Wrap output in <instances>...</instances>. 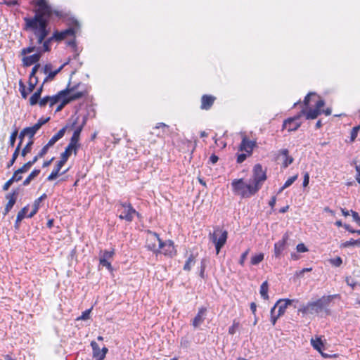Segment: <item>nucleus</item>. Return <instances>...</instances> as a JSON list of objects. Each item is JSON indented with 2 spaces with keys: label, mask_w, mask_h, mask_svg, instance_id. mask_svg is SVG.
<instances>
[{
  "label": "nucleus",
  "mask_w": 360,
  "mask_h": 360,
  "mask_svg": "<svg viewBox=\"0 0 360 360\" xmlns=\"http://www.w3.org/2000/svg\"><path fill=\"white\" fill-rule=\"evenodd\" d=\"M36 6L38 8L35 11V15L32 18L25 17L24 29L32 31L37 38V44H43L42 52H47L51 50V44L55 40L53 34L47 37L49 30L47 28L49 21L52 15L60 16V13L53 11L46 0H37Z\"/></svg>",
  "instance_id": "obj_1"
},
{
  "label": "nucleus",
  "mask_w": 360,
  "mask_h": 360,
  "mask_svg": "<svg viewBox=\"0 0 360 360\" xmlns=\"http://www.w3.org/2000/svg\"><path fill=\"white\" fill-rule=\"evenodd\" d=\"M332 299V295L323 296L316 301L308 302L306 305L302 306L298 311L302 312L303 315L318 314L326 309Z\"/></svg>",
  "instance_id": "obj_2"
},
{
  "label": "nucleus",
  "mask_w": 360,
  "mask_h": 360,
  "mask_svg": "<svg viewBox=\"0 0 360 360\" xmlns=\"http://www.w3.org/2000/svg\"><path fill=\"white\" fill-rule=\"evenodd\" d=\"M231 185L233 191L243 198H250L258 191V187H255L250 181L245 183L242 179L233 180Z\"/></svg>",
  "instance_id": "obj_3"
},
{
  "label": "nucleus",
  "mask_w": 360,
  "mask_h": 360,
  "mask_svg": "<svg viewBox=\"0 0 360 360\" xmlns=\"http://www.w3.org/2000/svg\"><path fill=\"white\" fill-rule=\"evenodd\" d=\"M295 302H296L295 300L290 299H280L276 302L270 311L271 322L273 326L276 324L277 319L284 314L287 307Z\"/></svg>",
  "instance_id": "obj_4"
},
{
  "label": "nucleus",
  "mask_w": 360,
  "mask_h": 360,
  "mask_svg": "<svg viewBox=\"0 0 360 360\" xmlns=\"http://www.w3.org/2000/svg\"><path fill=\"white\" fill-rule=\"evenodd\" d=\"M228 237V232L219 227L214 229L212 233H210V240L214 244L217 254L219 253L221 248L224 245Z\"/></svg>",
  "instance_id": "obj_5"
},
{
  "label": "nucleus",
  "mask_w": 360,
  "mask_h": 360,
  "mask_svg": "<svg viewBox=\"0 0 360 360\" xmlns=\"http://www.w3.org/2000/svg\"><path fill=\"white\" fill-rule=\"evenodd\" d=\"M117 210L120 212L119 218L121 219L130 222L134 219V215L139 216V212L133 208L129 202H120L117 204Z\"/></svg>",
  "instance_id": "obj_6"
},
{
  "label": "nucleus",
  "mask_w": 360,
  "mask_h": 360,
  "mask_svg": "<svg viewBox=\"0 0 360 360\" xmlns=\"http://www.w3.org/2000/svg\"><path fill=\"white\" fill-rule=\"evenodd\" d=\"M266 179V172L263 170L262 165L260 164L255 165L253 168L252 179H251L250 181L255 187H258L259 191Z\"/></svg>",
  "instance_id": "obj_7"
},
{
  "label": "nucleus",
  "mask_w": 360,
  "mask_h": 360,
  "mask_svg": "<svg viewBox=\"0 0 360 360\" xmlns=\"http://www.w3.org/2000/svg\"><path fill=\"white\" fill-rule=\"evenodd\" d=\"M160 243H162V240L159 236L156 233L149 231L146 244L147 249L154 253H158L160 252Z\"/></svg>",
  "instance_id": "obj_8"
},
{
  "label": "nucleus",
  "mask_w": 360,
  "mask_h": 360,
  "mask_svg": "<svg viewBox=\"0 0 360 360\" xmlns=\"http://www.w3.org/2000/svg\"><path fill=\"white\" fill-rule=\"evenodd\" d=\"M79 117H76L71 124H66L64 127L60 129L56 134H55L47 143L49 146H53L59 139H60L65 134L68 129H73L75 126L77 124Z\"/></svg>",
  "instance_id": "obj_9"
},
{
  "label": "nucleus",
  "mask_w": 360,
  "mask_h": 360,
  "mask_svg": "<svg viewBox=\"0 0 360 360\" xmlns=\"http://www.w3.org/2000/svg\"><path fill=\"white\" fill-rule=\"evenodd\" d=\"M301 117V114L299 113L293 117L285 120L283 128L287 129L289 131H296L301 126V122L299 121Z\"/></svg>",
  "instance_id": "obj_10"
},
{
  "label": "nucleus",
  "mask_w": 360,
  "mask_h": 360,
  "mask_svg": "<svg viewBox=\"0 0 360 360\" xmlns=\"http://www.w3.org/2000/svg\"><path fill=\"white\" fill-rule=\"evenodd\" d=\"M78 86L79 84L70 87V84H68V87L65 89L68 91V93L65 95V98L69 101V103L79 99L85 95V91H76Z\"/></svg>",
  "instance_id": "obj_11"
},
{
  "label": "nucleus",
  "mask_w": 360,
  "mask_h": 360,
  "mask_svg": "<svg viewBox=\"0 0 360 360\" xmlns=\"http://www.w3.org/2000/svg\"><path fill=\"white\" fill-rule=\"evenodd\" d=\"M174 243L172 240H167L160 243V252L165 255L172 256L175 253Z\"/></svg>",
  "instance_id": "obj_12"
},
{
  "label": "nucleus",
  "mask_w": 360,
  "mask_h": 360,
  "mask_svg": "<svg viewBox=\"0 0 360 360\" xmlns=\"http://www.w3.org/2000/svg\"><path fill=\"white\" fill-rule=\"evenodd\" d=\"M256 146V141L249 140L246 136H243L239 147L240 151H245L249 155L252 154L254 147Z\"/></svg>",
  "instance_id": "obj_13"
},
{
  "label": "nucleus",
  "mask_w": 360,
  "mask_h": 360,
  "mask_svg": "<svg viewBox=\"0 0 360 360\" xmlns=\"http://www.w3.org/2000/svg\"><path fill=\"white\" fill-rule=\"evenodd\" d=\"M85 124H86V118L84 117L82 123L79 126H78V127L75 126V127L73 128V129H75V131H74L73 134L70 139V143H71L73 146H75L77 148L79 147L78 142L79 141L80 134H81Z\"/></svg>",
  "instance_id": "obj_14"
},
{
  "label": "nucleus",
  "mask_w": 360,
  "mask_h": 360,
  "mask_svg": "<svg viewBox=\"0 0 360 360\" xmlns=\"http://www.w3.org/2000/svg\"><path fill=\"white\" fill-rule=\"evenodd\" d=\"M288 240V233H285L282 239L275 243L274 254L276 257H279L282 252L285 250Z\"/></svg>",
  "instance_id": "obj_15"
},
{
  "label": "nucleus",
  "mask_w": 360,
  "mask_h": 360,
  "mask_svg": "<svg viewBox=\"0 0 360 360\" xmlns=\"http://www.w3.org/2000/svg\"><path fill=\"white\" fill-rule=\"evenodd\" d=\"M18 195V190H14V191H13L12 193H8L6 195V198L8 201V202L6 205L5 210H4V214H6L13 207V205H15V203L16 202Z\"/></svg>",
  "instance_id": "obj_16"
},
{
  "label": "nucleus",
  "mask_w": 360,
  "mask_h": 360,
  "mask_svg": "<svg viewBox=\"0 0 360 360\" xmlns=\"http://www.w3.org/2000/svg\"><path fill=\"white\" fill-rule=\"evenodd\" d=\"M207 309L205 307H200L198 309L197 315L192 321V326L194 328H198L204 321L206 316Z\"/></svg>",
  "instance_id": "obj_17"
},
{
  "label": "nucleus",
  "mask_w": 360,
  "mask_h": 360,
  "mask_svg": "<svg viewBox=\"0 0 360 360\" xmlns=\"http://www.w3.org/2000/svg\"><path fill=\"white\" fill-rule=\"evenodd\" d=\"M75 30L74 28H68L62 32L56 31L53 33V37H55L56 41H61L65 39L68 36H74L75 34Z\"/></svg>",
  "instance_id": "obj_18"
},
{
  "label": "nucleus",
  "mask_w": 360,
  "mask_h": 360,
  "mask_svg": "<svg viewBox=\"0 0 360 360\" xmlns=\"http://www.w3.org/2000/svg\"><path fill=\"white\" fill-rule=\"evenodd\" d=\"M216 98L211 95H203L201 98V105L202 110H209L212 106Z\"/></svg>",
  "instance_id": "obj_19"
},
{
  "label": "nucleus",
  "mask_w": 360,
  "mask_h": 360,
  "mask_svg": "<svg viewBox=\"0 0 360 360\" xmlns=\"http://www.w3.org/2000/svg\"><path fill=\"white\" fill-rule=\"evenodd\" d=\"M41 53L42 51H39V53H34L32 56H24L22 58L23 65L27 67L37 63L39 60Z\"/></svg>",
  "instance_id": "obj_20"
},
{
  "label": "nucleus",
  "mask_w": 360,
  "mask_h": 360,
  "mask_svg": "<svg viewBox=\"0 0 360 360\" xmlns=\"http://www.w3.org/2000/svg\"><path fill=\"white\" fill-rule=\"evenodd\" d=\"M278 155H281L283 159V167L287 168L290 164L293 162V158L289 155L288 149H281L278 151Z\"/></svg>",
  "instance_id": "obj_21"
},
{
  "label": "nucleus",
  "mask_w": 360,
  "mask_h": 360,
  "mask_svg": "<svg viewBox=\"0 0 360 360\" xmlns=\"http://www.w3.org/2000/svg\"><path fill=\"white\" fill-rule=\"evenodd\" d=\"M300 114H301V116L305 115L307 120H313L316 119L321 114V110L316 108L309 110H307V108H302Z\"/></svg>",
  "instance_id": "obj_22"
},
{
  "label": "nucleus",
  "mask_w": 360,
  "mask_h": 360,
  "mask_svg": "<svg viewBox=\"0 0 360 360\" xmlns=\"http://www.w3.org/2000/svg\"><path fill=\"white\" fill-rule=\"evenodd\" d=\"M169 126L163 122L158 123L157 125L153 129L152 134H155L158 137L162 138L167 132Z\"/></svg>",
  "instance_id": "obj_23"
},
{
  "label": "nucleus",
  "mask_w": 360,
  "mask_h": 360,
  "mask_svg": "<svg viewBox=\"0 0 360 360\" xmlns=\"http://www.w3.org/2000/svg\"><path fill=\"white\" fill-rule=\"evenodd\" d=\"M68 93V90L60 91L57 94L49 96L48 105L52 108L56 103H58L61 98L64 97Z\"/></svg>",
  "instance_id": "obj_24"
},
{
  "label": "nucleus",
  "mask_w": 360,
  "mask_h": 360,
  "mask_svg": "<svg viewBox=\"0 0 360 360\" xmlns=\"http://www.w3.org/2000/svg\"><path fill=\"white\" fill-rule=\"evenodd\" d=\"M77 147L75 146L72 145L69 143L68 146L65 148V150L63 153L60 155V160L65 161V162L68 161V158H70L71 153L72 151L76 154L77 150Z\"/></svg>",
  "instance_id": "obj_25"
},
{
  "label": "nucleus",
  "mask_w": 360,
  "mask_h": 360,
  "mask_svg": "<svg viewBox=\"0 0 360 360\" xmlns=\"http://www.w3.org/2000/svg\"><path fill=\"white\" fill-rule=\"evenodd\" d=\"M65 162L60 160L58 162L56 167L53 169V170L51 172L50 175L47 177V181H53L59 176V172L63 167V166L65 165Z\"/></svg>",
  "instance_id": "obj_26"
},
{
  "label": "nucleus",
  "mask_w": 360,
  "mask_h": 360,
  "mask_svg": "<svg viewBox=\"0 0 360 360\" xmlns=\"http://www.w3.org/2000/svg\"><path fill=\"white\" fill-rule=\"evenodd\" d=\"M45 198H46V195L44 193L42 195H41L39 198L34 200V204L32 205V210L27 215L28 218H32L34 214H36V213L38 212L40 202Z\"/></svg>",
  "instance_id": "obj_27"
},
{
  "label": "nucleus",
  "mask_w": 360,
  "mask_h": 360,
  "mask_svg": "<svg viewBox=\"0 0 360 360\" xmlns=\"http://www.w3.org/2000/svg\"><path fill=\"white\" fill-rule=\"evenodd\" d=\"M311 344L313 346V347L319 351L323 356H327L325 354H323L321 351V348L323 347V342L321 340V338H316V339H311Z\"/></svg>",
  "instance_id": "obj_28"
},
{
  "label": "nucleus",
  "mask_w": 360,
  "mask_h": 360,
  "mask_svg": "<svg viewBox=\"0 0 360 360\" xmlns=\"http://www.w3.org/2000/svg\"><path fill=\"white\" fill-rule=\"evenodd\" d=\"M68 63H63L60 67H59L58 69L55 70H53L52 72H50L47 76L46 77V78L44 79V82H43V84L46 83V82H48L49 81H51L54 79V77H56V75L59 73L61 70L64 68V66L67 64Z\"/></svg>",
  "instance_id": "obj_29"
},
{
  "label": "nucleus",
  "mask_w": 360,
  "mask_h": 360,
  "mask_svg": "<svg viewBox=\"0 0 360 360\" xmlns=\"http://www.w3.org/2000/svg\"><path fill=\"white\" fill-rule=\"evenodd\" d=\"M91 346L93 349V356L94 358H99L101 356V354L103 353L104 347L101 349L95 341H92L91 342Z\"/></svg>",
  "instance_id": "obj_30"
},
{
  "label": "nucleus",
  "mask_w": 360,
  "mask_h": 360,
  "mask_svg": "<svg viewBox=\"0 0 360 360\" xmlns=\"http://www.w3.org/2000/svg\"><path fill=\"white\" fill-rule=\"evenodd\" d=\"M268 290H269V284H268V282L266 281L262 283V284L260 286V290H259V292H260L262 297L266 300H269Z\"/></svg>",
  "instance_id": "obj_31"
},
{
  "label": "nucleus",
  "mask_w": 360,
  "mask_h": 360,
  "mask_svg": "<svg viewBox=\"0 0 360 360\" xmlns=\"http://www.w3.org/2000/svg\"><path fill=\"white\" fill-rule=\"evenodd\" d=\"M40 173V169H34L29 176L24 180L22 185L26 186H28L30 182L37 177Z\"/></svg>",
  "instance_id": "obj_32"
},
{
  "label": "nucleus",
  "mask_w": 360,
  "mask_h": 360,
  "mask_svg": "<svg viewBox=\"0 0 360 360\" xmlns=\"http://www.w3.org/2000/svg\"><path fill=\"white\" fill-rule=\"evenodd\" d=\"M115 252L114 250H104L100 252V258L105 259V260L110 261L112 259Z\"/></svg>",
  "instance_id": "obj_33"
},
{
  "label": "nucleus",
  "mask_w": 360,
  "mask_h": 360,
  "mask_svg": "<svg viewBox=\"0 0 360 360\" xmlns=\"http://www.w3.org/2000/svg\"><path fill=\"white\" fill-rule=\"evenodd\" d=\"M209 259L207 258H203L200 262V270L199 275L203 279L205 278V271Z\"/></svg>",
  "instance_id": "obj_34"
},
{
  "label": "nucleus",
  "mask_w": 360,
  "mask_h": 360,
  "mask_svg": "<svg viewBox=\"0 0 360 360\" xmlns=\"http://www.w3.org/2000/svg\"><path fill=\"white\" fill-rule=\"evenodd\" d=\"M264 259V254L259 253L255 255H253L251 257V264L252 265H257L260 263Z\"/></svg>",
  "instance_id": "obj_35"
},
{
  "label": "nucleus",
  "mask_w": 360,
  "mask_h": 360,
  "mask_svg": "<svg viewBox=\"0 0 360 360\" xmlns=\"http://www.w3.org/2000/svg\"><path fill=\"white\" fill-rule=\"evenodd\" d=\"M194 262H195L194 256L193 255H191L184 266V269L185 271H190L191 269V266Z\"/></svg>",
  "instance_id": "obj_36"
},
{
  "label": "nucleus",
  "mask_w": 360,
  "mask_h": 360,
  "mask_svg": "<svg viewBox=\"0 0 360 360\" xmlns=\"http://www.w3.org/2000/svg\"><path fill=\"white\" fill-rule=\"evenodd\" d=\"M33 140H30L27 144L26 146L22 148V151H21V155L22 157H25L27 155V153H30L31 150H32V146L33 145Z\"/></svg>",
  "instance_id": "obj_37"
},
{
  "label": "nucleus",
  "mask_w": 360,
  "mask_h": 360,
  "mask_svg": "<svg viewBox=\"0 0 360 360\" xmlns=\"http://www.w3.org/2000/svg\"><path fill=\"white\" fill-rule=\"evenodd\" d=\"M35 134L32 127H26L21 131V135L28 136L30 139L33 138Z\"/></svg>",
  "instance_id": "obj_38"
},
{
  "label": "nucleus",
  "mask_w": 360,
  "mask_h": 360,
  "mask_svg": "<svg viewBox=\"0 0 360 360\" xmlns=\"http://www.w3.org/2000/svg\"><path fill=\"white\" fill-rule=\"evenodd\" d=\"M19 153V147H16L14 153H13L12 158L7 164L8 168L11 167L15 163Z\"/></svg>",
  "instance_id": "obj_39"
},
{
  "label": "nucleus",
  "mask_w": 360,
  "mask_h": 360,
  "mask_svg": "<svg viewBox=\"0 0 360 360\" xmlns=\"http://www.w3.org/2000/svg\"><path fill=\"white\" fill-rule=\"evenodd\" d=\"M40 96L38 95V93H34L32 96L30 98V104L31 105H34L36 104H39L40 101Z\"/></svg>",
  "instance_id": "obj_40"
},
{
  "label": "nucleus",
  "mask_w": 360,
  "mask_h": 360,
  "mask_svg": "<svg viewBox=\"0 0 360 360\" xmlns=\"http://www.w3.org/2000/svg\"><path fill=\"white\" fill-rule=\"evenodd\" d=\"M19 89H20L22 97L23 98H26L28 94H30V92H28V90L27 91L26 90L25 84L21 81L19 83Z\"/></svg>",
  "instance_id": "obj_41"
},
{
  "label": "nucleus",
  "mask_w": 360,
  "mask_h": 360,
  "mask_svg": "<svg viewBox=\"0 0 360 360\" xmlns=\"http://www.w3.org/2000/svg\"><path fill=\"white\" fill-rule=\"evenodd\" d=\"M60 103L57 106L56 112H60L63 108L69 103V101L65 98V96L60 99Z\"/></svg>",
  "instance_id": "obj_42"
},
{
  "label": "nucleus",
  "mask_w": 360,
  "mask_h": 360,
  "mask_svg": "<svg viewBox=\"0 0 360 360\" xmlns=\"http://www.w3.org/2000/svg\"><path fill=\"white\" fill-rule=\"evenodd\" d=\"M354 245L360 246V239H358V240L352 239L349 241L345 242L342 245V246L345 248L349 247V246H354Z\"/></svg>",
  "instance_id": "obj_43"
},
{
  "label": "nucleus",
  "mask_w": 360,
  "mask_h": 360,
  "mask_svg": "<svg viewBox=\"0 0 360 360\" xmlns=\"http://www.w3.org/2000/svg\"><path fill=\"white\" fill-rule=\"evenodd\" d=\"M37 50L35 46H30L27 48H24L21 50V55L25 56L27 54L33 52Z\"/></svg>",
  "instance_id": "obj_44"
},
{
  "label": "nucleus",
  "mask_w": 360,
  "mask_h": 360,
  "mask_svg": "<svg viewBox=\"0 0 360 360\" xmlns=\"http://www.w3.org/2000/svg\"><path fill=\"white\" fill-rule=\"evenodd\" d=\"M99 264L100 265L106 267L109 271L112 270V267L110 263V261L105 260V259L99 258Z\"/></svg>",
  "instance_id": "obj_45"
},
{
  "label": "nucleus",
  "mask_w": 360,
  "mask_h": 360,
  "mask_svg": "<svg viewBox=\"0 0 360 360\" xmlns=\"http://www.w3.org/2000/svg\"><path fill=\"white\" fill-rule=\"evenodd\" d=\"M37 82H38L37 78H34V79L30 78L29 87L27 89L28 92L31 93L34 89Z\"/></svg>",
  "instance_id": "obj_46"
},
{
  "label": "nucleus",
  "mask_w": 360,
  "mask_h": 360,
  "mask_svg": "<svg viewBox=\"0 0 360 360\" xmlns=\"http://www.w3.org/2000/svg\"><path fill=\"white\" fill-rule=\"evenodd\" d=\"M330 263L332 265L338 267V266H340L342 264V260L340 257H337L335 258L330 259Z\"/></svg>",
  "instance_id": "obj_47"
},
{
  "label": "nucleus",
  "mask_w": 360,
  "mask_h": 360,
  "mask_svg": "<svg viewBox=\"0 0 360 360\" xmlns=\"http://www.w3.org/2000/svg\"><path fill=\"white\" fill-rule=\"evenodd\" d=\"M297 176L298 175L297 174H295V176H291L290 177L284 184L283 185V188H288L290 186H291L294 182L297 179Z\"/></svg>",
  "instance_id": "obj_48"
},
{
  "label": "nucleus",
  "mask_w": 360,
  "mask_h": 360,
  "mask_svg": "<svg viewBox=\"0 0 360 360\" xmlns=\"http://www.w3.org/2000/svg\"><path fill=\"white\" fill-rule=\"evenodd\" d=\"M28 210H29V205H27L25 207H24L18 213V218L20 219V217H22V219H23L25 217H27V213L28 212Z\"/></svg>",
  "instance_id": "obj_49"
},
{
  "label": "nucleus",
  "mask_w": 360,
  "mask_h": 360,
  "mask_svg": "<svg viewBox=\"0 0 360 360\" xmlns=\"http://www.w3.org/2000/svg\"><path fill=\"white\" fill-rule=\"evenodd\" d=\"M359 129H360V126L354 127L352 129L351 134H350V138H351L352 141H354L355 140V139L356 138L357 134H358V131Z\"/></svg>",
  "instance_id": "obj_50"
},
{
  "label": "nucleus",
  "mask_w": 360,
  "mask_h": 360,
  "mask_svg": "<svg viewBox=\"0 0 360 360\" xmlns=\"http://www.w3.org/2000/svg\"><path fill=\"white\" fill-rule=\"evenodd\" d=\"M239 326V323L233 321V325L229 328V333L233 335Z\"/></svg>",
  "instance_id": "obj_51"
},
{
  "label": "nucleus",
  "mask_w": 360,
  "mask_h": 360,
  "mask_svg": "<svg viewBox=\"0 0 360 360\" xmlns=\"http://www.w3.org/2000/svg\"><path fill=\"white\" fill-rule=\"evenodd\" d=\"M50 147L51 146H49V145L46 143L37 154L38 157H40L41 158H43L47 153Z\"/></svg>",
  "instance_id": "obj_52"
},
{
  "label": "nucleus",
  "mask_w": 360,
  "mask_h": 360,
  "mask_svg": "<svg viewBox=\"0 0 360 360\" xmlns=\"http://www.w3.org/2000/svg\"><path fill=\"white\" fill-rule=\"evenodd\" d=\"M18 136V130L15 129L11 135L10 136V145L11 146H14V143L15 142V140H16V137Z\"/></svg>",
  "instance_id": "obj_53"
},
{
  "label": "nucleus",
  "mask_w": 360,
  "mask_h": 360,
  "mask_svg": "<svg viewBox=\"0 0 360 360\" xmlns=\"http://www.w3.org/2000/svg\"><path fill=\"white\" fill-rule=\"evenodd\" d=\"M91 313V309H86L84 311L82 312V314L80 317L78 318V319L80 320H87L89 319V315Z\"/></svg>",
  "instance_id": "obj_54"
},
{
  "label": "nucleus",
  "mask_w": 360,
  "mask_h": 360,
  "mask_svg": "<svg viewBox=\"0 0 360 360\" xmlns=\"http://www.w3.org/2000/svg\"><path fill=\"white\" fill-rule=\"evenodd\" d=\"M352 216L353 217V219L354 221H356L358 225L360 226V217L359 216V214L353 210H350Z\"/></svg>",
  "instance_id": "obj_55"
},
{
  "label": "nucleus",
  "mask_w": 360,
  "mask_h": 360,
  "mask_svg": "<svg viewBox=\"0 0 360 360\" xmlns=\"http://www.w3.org/2000/svg\"><path fill=\"white\" fill-rule=\"evenodd\" d=\"M49 96H45L43 98L40 99V101L39 102V106L41 108H44L46 105H47L48 103H49Z\"/></svg>",
  "instance_id": "obj_56"
},
{
  "label": "nucleus",
  "mask_w": 360,
  "mask_h": 360,
  "mask_svg": "<svg viewBox=\"0 0 360 360\" xmlns=\"http://www.w3.org/2000/svg\"><path fill=\"white\" fill-rule=\"evenodd\" d=\"M39 67H40L39 64H37L33 67L32 72L30 73V78H32L34 79V78H37L35 77V75H36L37 72L38 71V69L39 68Z\"/></svg>",
  "instance_id": "obj_57"
},
{
  "label": "nucleus",
  "mask_w": 360,
  "mask_h": 360,
  "mask_svg": "<svg viewBox=\"0 0 360 360\" xmlns=\"http://www.w3.org/2000/svg\"><path fill=\"white\" fill-rule=\"evenodd\" d=\"M248 253H249V250H247L245 252H243L242 255H241V257H240V261H239V264L242 266L244 265V263H245V261L248 255Z\"/></svg>",
  "instance_id": "obj_58"
},
{
  "label": "nucleus",
  "mask_w": 360,
  "mask_h": 360,
  "mask_svg": "<svg viewBox=\"0 0 360 360\" xmlns=\"http://www.w3.org/2000/svg\"><path fill=\"white\" fill-rule=\"evenodd\" d=\"M21 174H20V173H18V170H16L14 172V174H13V176L11 177V179L13 180L14 182L15 181L18 182V181H20L22 179V176H21Z\"/></svg>",
  "instance_id": "obj_59"
},
{
  "label": "nucleus",
  "mask_w": 360,
  "mask_h": 360,
  "mask_svg": "<svg viewBox=\"0 0 360 360\" xmlns=\"http://www.w3.org/2000/svg\"><path fill=\"white\" fill-rule=\"evenodd\" d=\"M43 72L46 75H48L50 72H52V65L51 64H46L42 69Z\"/></svg>",
  "instance_id": "obj_60"
},
{
  "label": "nucleus",
  "mask_w": 360,
  "mask_h": 360,
  "mask_svg": "<svg viewBox=\"0 0 360 360\" xmlns=\"http://www.w3.org/2000/svg\"><path fill=\"white\" fill-rule=\"evenodd\" d=\"M297 250L299 252H305L307 251V248L303 243H300L297 245Z\"/></svg>",
  "instance_id": "obj_61"
},
{
  "label": "nucleus",
  "mask_w": 360,
  "mask_h": 360,
  "mask_svg": "<svg viewBox=\"0 0 360 360\" xmlns=\"http://www.w3.org/2000/svg\"><path fill=\"white\" fill-rule=\"evenodd\" d=\"M315 95V93H309L304 98V105H305V108H307V105H309V99H310V97L311 96H314Z\"/></svg>",
  "instance_id": "obj_62"
},
{
  "label": "nucleus",
  "mask_w": 360,
  "mask_h": 360,
  "mask_svg": "<svg viewBox=\"0 0 360 360\" xmlns=\"http://www.w3.org/2000/svg\"><path fill=\"white\" fill-rule=\"evenodd\" d=\"M13 182H14L13 180L11 178L3 186V190L7 191L10 188V186L13 184Z\"/></svg>",
  "instance_id": "obj_63"
},
{
  "label": "nucleus",
  "mask_w": 360,
  "mask_h": 360,
  "mask_svg": "<svg viewBox=\"0 0 360 360\" xmlns=\"http://www.w3.org/2000/svg\"><path fill=\"white\" fill-rule=\"evenodd\" d=\"M246 158H247L246 154H244V153L239 154L237 157V162L242 163L243 162H244Z\"/></svg>",
  "instance_id": "obj_64"
}]
</instances>
